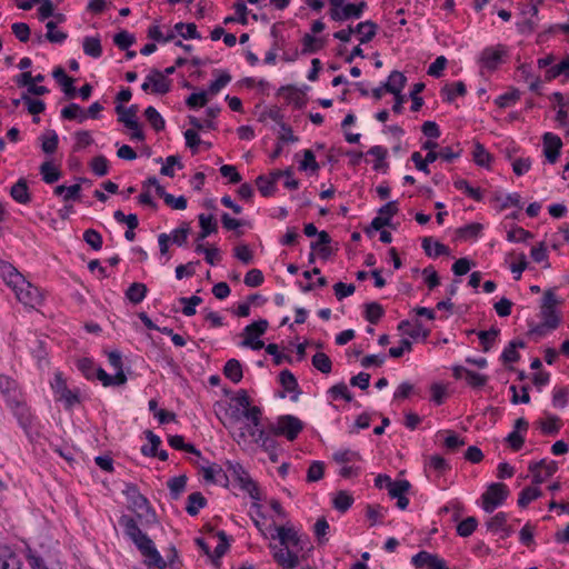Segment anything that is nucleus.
<instances>
[{
  "instance_id": "obj_1",
  "label": "nucleus",
  "mask_w": 569,
  "mask_h": 569,
  "mask_svg": "<svg viewBox=\"0 0 569 569\" xmlns=\"http://www.w3.org/2000/svg\"><path fill=\"white\" fill-rule=\"evenodd\" d=\"M119 525L123 528L126 536L146 558L148 566H154L158 569H164L167 567V561L161 557L153 541L141 531L136 518L122 515L119 519Z\"/></svg>"
},
{
  "instance_id": "obj_2",
  "label": "nucleus",
  "mask_w": 569,
  "mask_h": 569,
  "mask_svg": "<svg viewBox=\"0 0 569 569\" xmlns=\"http://www.w3.org/2000/svg\"><path fill=\"white\" fill-rule=\"evenodd\" d=\"M122 492L130 502L129 509L134 511L137 520L141 521L142 525H151L157 521L154 510L150 507L148 499L139 492L136 485L127 483Z\"/></svg>"
},
{
  "instance_id": "obj_3",
  "label": "nucleus",
  "mask_w": 569,
  "mask_h": 569,
  "mask_svg": "<svg viewBox=\"0 0 569 569\" xmlns=\"http://www.w3.org/2000/svg\"><path fill=\"white\" fill-rule=\"evenodd\" d=\"M227 470L239 482L240 488L247 491L253 500L259 501L261 499L258 485L240 463L227 461Z\"/></svg>"
},
{
  "instance_id": "obj_4",
  "label": "nucleus",
  "mask_w": 569,
  "mask_h": 569,
  "mask_svg": "<svg viewBox=\"0 0 569 569\" xmlns=\"http://www.w3.org/2000/svg\"><path fill=\"white\" fill-rule=\"evenodd\" d=\"M268 320L260 319L258 321H254L250 325H248L242 332V336L244 339L240 343L241 347L251 348L252 350H260L264 347L263 341L259 340L258 338L268 329Z\"/></svg>"
},
{
  "instance_id": "obj_5",
  "label": "nucleus",
  "mask_w": 569,
  "mask_h": 569,
  "mask_svg": "<svg viewBox=\"0 0 569 569\" xmlns=\"http://www.w3.org/2000/svg\"><path fill=\"white\" fill-rule=\"evenodd\" d=\"M277 535L272 536L273 539L278 538L281 547L293 548L292 550L302 551L306 549L309 543V538L307 536L299 535L295 528L289 527H276Z\"/></svg>"
},
{
  "instance_id": "obj_6",
  "label": "nucleus",
  "mask_w": 569,
  "mask_h": 569,
  "mask_svg": "<svg viewBox=\"0 0 569 569\" xmlns=\"http://www.w3.org/2000/svg\"><path fill=\"white\" fill-rule=\"evenodd\" d=\"M509 495V490L503 483H491L482 495V508L491 513L497 507L501 506Z\"/></svg>"
},
{
  "instance_id": "obj_7",
  "label": "nucleus",
  "mask_w": 569,
  "mask_h": 569,
  "mask_svg": "<svg viewBox=\"0 0 569 569\" xmlns=\"http://www.w3.org/2000/svg\"><path fill=\"white\" fill-rule=\"evenodd\" d=\"M171 80L163 77L160 70L153 68L146 77L144 82L141 84V89L144 92H151L154 94H166L171 90Z\"/></svg>"
},
{
  "instance_id": "obj_8",
  "label": "nucleus",
  "mask_w": 569,
  "mask_h": 569,
  "mask_svg": "<svg viewBox=\"0 0 569 569\" xmlns=\"http://www.w3.org/2000/svg\"><path fill=\"white\" fill-rule=\"evenodd\" d=\"M51 388L57 395V400L63 401L67 409H70L72 406L79 402L78 392L70 390L67 387V382L62 377L61 372H56L53 381L51 382Z\"/></svg>"
},
{
  "instance_id": "obj_9",
  "label": "nucleus",
  "mask_w": 569,
  "mask_h": 569,
  "mask_svg": "<svg viewBox=\"0 0 569 569\" xmlns=\"http://www.w3.org/2000/svg\"><path fill=\"white\" fill-rule=\"evenodd\" d=\"M367 8V2L361 0L358 3H347L340 9H330L329 16L333 21H345L349 19H359Z\"/></svg>"
},
{
  "instance_id": "obj_10",
  "label": "nucleus",
  "mask_w": 569,
  "mask_h": 569,
  "mask_svg": "<svg viewBox=\"0 0 569 569\" xmlns=\"http://www.w3.org/2000/svg\"><path fill=\"white\" fill-rule=\"evenodd\" d=\"M277 421L281 436L286 437L289 441H293L303 429V422L292 415L279 416Z\"/></svg>"
},
{
  "instance_id": "obj_11",
  "label": "nucleus",
  "mask_w": 569,
  "mask_h": 569,
  "mask_svg": "<svg viewBox=\"0 0 569 569\" xmlns=\"http://www.w3.org/2000/svg\"><path fill=\"white\" fill-rule=\"evenodd\" d=\"M12 289L16 292L17 299L24 306L34 308L42 300L39 289L26 280L24 283L17 284Z\"/></svg>"
},
{
  "instance_id": "obj_12",
  "label": "nucleus",
  "mask_w": 569,
  "mask_h": 569,
  "mask_svg": "<svg viewBox=\"0 0 569 569\" xmlns=\"http://www.w3.org/2000/svg\"><path fill=\"white\" fill-rule=\"evenodd\" d=\"M529 470L532 473L533 483L540 485L558 470V465L556 461H547L546 459H542L540 461L530 463Z\"/></svg>"
},
{
  "instance_id": "obj_13",
  "label": "nucleus",
  "mask_w": 569,
  "mask_h": 569,
  "mask_svg": "<svg viewBox=\"0 0 569 569\" xmlns=\"http://www.w3.org/2000/svg\"><path fill=\"white\" fill-rule=\"evenodd\" d=\"M7 403L11 408L13 415L17 417L19 425L23 429L29 428L32 422V416L24 400L22 399V396H19L17 398L12 397L10 398V401Z\"/></svg>"
},
{
  "instance_id": "obj_14",
  "label": "nucleus",
  "mask_w": 569,
  "mask_h": 569,
  "mask_svg": "<svg viewBox=\"0 0 569 569\" xmlns=\"http://www.w3.org/2000/svg\"><path fill=\"white\" fill-rule=\"evenodd\" d=\"M411 563L420 569L428 567V569H449L446 562L437 555L429 553L428 551H420L411 558Z\"/></svg>"
},
{
  "instance_id": "obj_15",
  "label": "nucleus",
  "mask_w": 569,
  "mask_h": 569,
  "mask_svg": "<svg viewBox=\"0 0 569 569\" xmlns=\"http://www.w3.org/2000/svg\"><path fill=\"white\" fill-rule=\"evenodd\" d=\"M273 551V558L276 562L282 568V569H296L299 565V557L298 552L296 550H291L290 548H283L280 547L277 549L276 546H270Z\"/></svg>"
},
{
  "instance_id": "obj_16",
  "label": "nucleus",
  "mask_w": 569,
  "mask_h": 569,
  "mask_svg": "<svg viewBox=\"0 0 569 569\" xmlns=\"http://www.w3.org/2000/svg\"><path fill=\"white\" fill-rule=\"evenodd\" d=\"M542 142H543V154H545L546 159L550 163H555L558 160V158L560 156V150L562 148L561 139L551 132H546L542 137Z\"/></svg>"
},
{
  "instance_id": "obj_17",
  "label": "nucleus",
  "mask_w": 569,
  "mask_h": 569,
  "mask_svg": "<svg viewBox=\"0 0 569 569\" xmlns=\"http://www.w3.org/2000/svg\"><path fill=\"white\" fill-rule=\"evenodd\" d=\"M506 47L502 44H498L497 47H489L481 52L480 60L487 69L495 70L501 62V58L506 54Z\"/></svg>"
},
{
  "instance_id": "obj_18",
  "label": "nucleus",
  "mask_w": 569,
  "mask_h": 569,
  "mask_svg": "<svg viewBox=\"0 0 569 569\" xmlns=\"http://www.w3.org/2000/svg\"><path fill=\"white\" fill-rule=\"evenodd\" d=\"M201 471L203 473V478L207 482L218 483L227 487L229 482V478L227 472L222 469L221 466L217 463H212L207 467H201Z\"/></svg>"
},
{
  "instance_id": "obj_19",
  "label": "nucleus",
  "mask_w": 569,
  "mask_h": 569,
  "mask_svg": "<svg viewBox=\"0 0 569 569\" xmlns=\"http://www.w3.org/2000/svg\"><path fill=\"white\" fill-rule=\"evenodd\" d=\"M19 555L9 546H0V569H21Z\"/></svg>"
},
{
  "instance_id": "obj_20",
  "label": "nucleus",
  "mask_w": 569,
  "mask_h": 569,
  "mask_svg": "<svg viewBox=\"0 0 569 569\" xmlns=\"http://www.w3.org/2000/svg\"><path fill=\"white\" fill-rule=\"evenodd\" d=\"M0 276L12 288L24 283L23 276L10 262L3 260H0Z\"/></svg>"
},
{
  "instance_id": "obj_21",
  "label": "nucleus",
  "mask_w": 569,
  "mask_h": 569,
  "mask_svg": "<svg viewBox=\"0 0 569 569\" xmlns=\"http://www.w3.org/2000/svg\"><path fill=\"white\" fill-rule=\"evenodd\" d=\"M116 113L118 114V121L123 123L127 128H136L137 127V112L138 106L132 104L129 108L123 107L121 103L116 106Z\"/></svg>"
},
{
  "instance_id": "obj_22",
  "label": "nucleus",
  "mask_w": 569,
  "mask_h": 569,
  "mask_svg": "<svg viewBox=\"0 0 569 569\" xmlns=\"http://www.w3.org/2000/svg\"><path fill=\"white\" fill-rule=\"evenodd\" d=\"M198 219H199V224L201 227V231L197 236L196 246L199 242L202 243V241L208 236L218 231V224L212 214L200 213Z\"/></svg>"
},
{
  "instance_id": "obj_23",
  "label": "nucleus",
  "mask_w": 569,
  "mask_h": 569,
  "mask_svg": "<svg viewBox=\"0 0 569 569\" xmlns=\"http://www.w3.org/2000/svg\"><path fill=\"white\" fill-rule=\"evenodd\" d=\"M378 24L371 20L358 23L353 28V33L360 36L359 41L361 44L370 42L377 34Z\"/></svg>"
},
{
  "instance_id": "obj_24",
  "label": "nucleus",
  "mask_w": 569,
  "mask_h": 569,
  "mask_svg": "<svg viewBox=\"0 0 569 569\" xmlns=\"http://www.w3.org/2000/svg\"><path fill=\"white\" fill-rule=\"evenodd\" d=\"M407 82V78L400 71H392L386 82H383V88L387 92L397 94L400 93L405 88Z\"/></svg>"
},
{
  "instance_id": "obj_25",
  "label": "nucleus",
  "mask_w": 569,
  "mask_h": 569,
  "mask_svg": "<svg viewBox=\"0 0 569 569\" xmlns=\"http://www.w3.org/2000/svg\"><path fill=\"white\" fill-rule=\"evenodd\" d=\"M11 197L19 203L26 204L31 200L27 181L21 178L19 179L10 190Z\"/></svg>"
},
{
  "instance_id": "obj_26",
  "label": "nucleus",
  "mask_w": 569,
  "mask_h": 569,
  "mask_svg": "<svg viewBox=\"0 0 569 569\" xmlns=\"http://www.w3.org/2000/svg\"><path fill=\"white\" fill-rule=\"evenodd\" d=\"M52 76L62 86V90L67 97L73 98L76 96L77 90L73 86V79L68 77L62 68H57Z\"/></svg>"
},
{
  "instance_id": "obj_27",
  "label": "nucleus",
  "mask_w": 569,
  "mask_h": 569,
  "mask_svg": "<svg viewBox=\"0 0 569 569\" xmlns=\"http://www.w3.org/2000/svg\"><path fill=\"white\" fill-rule=\"evenodd\" d=\"M526 343L522 340H512L509 342V345L505 348V350L501 353V360L505 363H513L517 362L520 359V355L517 351L518 348H525Z\"/></svg>"
},
{
  "instance_id": "obj_28",
  "label": "nucleus",
  "mask_w": 569,
  "mask_h": 569,
  "mask_svg": "<svg viewBox=\"0 0 569 569\" xmlns=\"http://www.w3.org/2000/svg\"><path fill=\"white\" fill-rule=\"evenodd\" d=\"M147 292H148V288L144 283L133 282L127 289L126 298L130 302L138 305L146 298Z\"/></svg>"
},
{
  "instance_id": "obj_29",
  "label": "nucleus",
  "mask_w": 569,
  "mask_h": 569,
  "mask_svg": "<svg viewBox=\"0 0 569 569\" xmlns=\"http://www.w3.org/2000/svg\"><path fill=\"white\" fill-rule=\"evenodd\" d=\"M223 373L233 383L240 382L243 377L242 367H241L240 361L237 359L228 360L224 365Z\"/></svg>"
},
{
  "instance_id": "obj_30",
  "label": "nucleus",
  "mask_w": 569,
  "mask_h": 569,
  "mask_svg": "<svg viewBox=\"0 0 569 569\" xmlns=\"http://www.w3.org/2000/svg\"><path fill=\"white\" fill-rule=\"evenodd\" d=\"M0 392L6 397L7 402H9L12 397L17 398L21 396L17 382L7 376H0Z\"/></svg>"
},
{
  "instance_id": "obj_31",
  "label": "nucleus",
  "mask_w": 569,
  "mask_h": 569,
  "mask_svg": "<svg viewBox=\"0 0 569 569\" xmlns=\"http://www.w3.org/2000/svg\"><path fill=\"white\" fill-rule=\"evenodd\" d=\"M301 54H311L318 52L325 44L322 39L316 38L310 33L302 37Z\"/></svg>"
},
{
  "instance_id": "obj_32",
  "label": "nucleus",
  "mask_w": 569,
  "mask_h": 569,
  "mask_svg": "<svg viewBox=\"0 0 569 569\" xmlns=\"http://www.w3.org/2000/svg\"><path fill=\"white\" fill-rule=\"evenodd\" d=\"M207 505V500L201 492H192L188 496V503L186 507L190 516H197L199 510Z\"/></svg>"
},
{
  "instance_id": "obj_33",
  "label": "nucleus",
  "mask_w": 569,
  "mask_h": 569,
  "mask_svg": "<svg viewBox=\"0 0 569 569\" xmlns=\"http://www.w3.org/2000/svg\"><path fill=\"white\" fill-rule=\"evenodd\" d=\"M499 335H500V329L496 328V327H491L487 331L482 330V331L477 332V336L480 340L483 352H488L491 349L496 338Z\"/></svg>"
},
{
  "instance_id": "obj_34",
  "label": "nucleus",
  "mask_w": 569,
  "mask_h": 569,
  "mask_svg": "<svg viewBox=\"0 0 569 569\" xmlns=\"http://www.w3.org/2000/svg\"><path fill=\"white\" fill-rule=\"evenodd\" d=\"M61 118L66 120H78L81 123L87 119V114L79 104L70 103L61 110Z\"/></svg>"
},
{
  "instance_id": "obj_35",
  "label": "nucleus",
  "mask_w": 569,
  "mask_h": 569,
  "mask_svg": "<svg viewBox=\"0 0 569 569\" xmlns=\"http://www.w3.org/2000/svg\"><path fill=\"white\" fill-rule=\"evenodd\" d=\"M39 170L42 180L48 184L54 183L61 178V172L50 161L43 162Z\"/></svg>"
},
{
  "instance_id": "obj_36",
  "label": "nucleus",
  "mask_w": 569,
  "mask_h": 569,
  "mask_svg": "<svg viewBox=\"0 0 569 569\" xmlns=\"http://www.w3.org/2000/svg\"><path fill=\"white\" fill-rule=\"evenodd\" d=\"M431 243H432V238L426 237L422 239V248L428 257H439V256H443V254L448 256L450 253L449 248L438 241L435 242V248H433L435 252H432Z\"/></svg>"
},
{
  "instance_id": "obj_37",
  "label": "nucleus",
  "mask_w": 569,
  "mask_h": 569,
  "mask_svg": "<svg viewBox=\"0 0 569 569\" xmlns=\"http://www.w3.org/2000/svg\"><path fill=\"white\" fill-rule=\"evenodd\" d=\"M187 480V476L184 475L173 477L168 480L167 485L170 490V496L173 500L179 499L180 495L186 490Z\"/></svg>"
},
{
  "instance_id": "obj_38",
  "label": "nucleus",
  "mask_w": 569,
  "mask_h": 569,
  "mask_svg": "<svg viewBox=\"0 0 569 569\" xmlns=\"http://www.w3.org/2000/svg\"><path fill=\"white\" fill-rule=\"evenodd\" d=\"M83 51L92 58H100L102 54V47L99 37H86L83 39Z\"/></svg>"
},
{
  "instance_id": "obj_39",
  "label": "nucleus",
  "mask_w": 569,
  "mask_h": 569,
  "mask_svg": "<svg viewBox=\"0 0 569 569\" xmlns=\"http://www.w3.org/2000/svg\"><path fill=\"white\" fill-rule=\"evenodd\" d=\"M174 31L183 39H201V34L197 30V26L192 22H178L173 27Z\"/></svg>"
},
{
  "instance_id": "obj_40",
  "label": "nucleus",
  "mask_w": 569,
  "mask_h": 569,
  "mask_svg": "<svg viewBox=\"0 0 569 569\" xmlns=\"http://www.w3.org/2000/svg\"><path fill=\"white\" fill-rule=\"evenodd\" d=\"M56 196H63L64 201L80 199L81 187L80 184H73L66 187L63 184L57 186L53 190Z\"/></svg>"
},
{
  "instance_id": "obj_41",
  "label": "nucleus",
  "mask_w": 569,
  "mask_h": 569,
  "mask_svg": "<svg viewBox=\"0 0 569 569\" xmlns=\"http://www.w3.org/2000/svg\"><path fill=\"white\" fill-rule=\"evenodd\" d=\"M560 74L569 77V56H567L560 63L551 66L549 69H547L545 78L547 81H550Z\"/></svg>"
},
{
  "instance_id": "obj_42",
  "label": "nucleus",
  "mask_w": 569,
  "mask_h": 569,
  "mask_svg": "<svg viewBox=\"0 0 569 569\" xmlns=\"http://www.w3.org/2000/svg\"><path fill=\"white\" fill-rule=\"evenodd\" d=\"M217 537L219 538L220 541L218 546L214 548V551L211 552V557H209L214 565H218L219 559L229 549V540L227 533L224 531H218Z\"/></svg>"
},
{
  "instance_id": "obj_43",
  "label": "nucleus",
  "mask_w": 569,
  "mask_h": 569,
  "mask_svg": "<svg viewBox=\"0 0 569 569\" xmlns=\"http://www.w3.org/2000/svg\"><path fill=\"white\" fill-rule=\"evenodd\" d=\"M353 503V498L347 491H338L333 498V507L339 512H346Z\"/></svg>"
},
{
  "instance_id": "obj_44",
  "label": "nucleus",
  "mask_w": 569,
  "mask_h": 569,
  "mask_svg": "<svg viewBox=\"0 0 569 569\" xmlns=\"http://www.w3.org/2000/svg\"><path fill=\"white\" fill-rule=\"evenodd\" d=\"M441 92L446 94V101H453L456 96H465L467 92L466 84L462 81L455 82L452 84H446Z\"/></svg>"
},
{
  "instance_id": "obj_45",
  "label": "nucleus",
  "mask_w": 569,
  "mask_h": 569,
  "mask_svg": "<svg viewBox=\"0 0 569 569\" xmlns=\"http://www.w3.org/2000/svg\"><path fill=\"white\" fill-rule=\"evenodd\" d=\"M541 490L537 487H526L519 495L518 506L526 508L531 501L541 496Z\"/></svg>"
},
{
  "instance_id": "obj_46",
  "label": "nucleus",
  "mask_w": 569,
  "mask_h": 569,
  "mask_svg": "<svg viewBox=\"0 0 569 569\" xmlns=\"http://www.w3.org/2000/svg\"><path fill=\"white\" fill-rule=\"evenodd\" d=\"M312 366L322 373H329L332 369V362L330 358L323 352H317L312 357Z\"/></svg>"
},
{
  "instance_id": "obj_47",
  "label": "nucleus",
  "mask_w": 569,
  "mask_h": 569,
  "mask_svg": "<svg viewBox=\"0 0 569 569\" xmlns=\"http://www.w3.org/2000/svg\"><path fill=\"white\" fill-rule=\"evenodd\" d=\"M144 117L156 131L164 129L166 122L156 108L148 107L144 110Z\"/></svg>"
},
{
  "instance_id": "obj_48",
  "label": "nucleus",
  "mask_w": 569,
  "mask_h": 569,
  "mask_svg": "<svg viewBox=\"0 0 569 569\" xmlns=\"http://www.w3.org/2000/svg\"><path fill=\"white\" fill-rule=\"evenodd\" d=\"M411 488V485L408 480H397L392 481L391 485H389L388 493L392 499H396L398 497H401L406 495Z\"/></svg>"
},
{
  "instance_id": "obj_49",
  "label": "nucleus",
  "mask_w": 569,
  "mask_h": 569,
  "mask_svg": "<svg viewBox=\"0 0 569 569\" xmlns=\"http://www.w3.org/2000/svg\"><path fill=\"white\" fill-rule=\"evenodd\" d=\"M146 438L150 442V447L143 446L141 452L147 457H156L159 445L161 443L160 438L154 435L151 430H146Z\"/></svg>"
},
{
  "instance_id": "obj_50",
  "label": "nucleus",
  "mask_w": 569,
  "mask_h": 569,
  "mask_svg": "<svg viewBox=\"0 0 569 569\" xmlns=\"http://www.w3.org/2000/svg\"><path fill=\"white\" fill-rule=\"evenodd\" d=\"M365 307H366V319L370 323H373V325L377 323L385 313L382 306L378 302H369V303H366Z\"/></svg>"
},
{
  "instance_id": "obj_51",
  "label": "nucleus",
  "mask_w": 569,
  "mask_h": 569,
  "mask_svg": "<svg viewBox=\"0 0 569 569\" xmlns=\"http://www.w3.org/2000/svg\"><path fill=\"white\" fill-rule=\"evenodd\" d=\"M325 463L322 461H312L307 470V481L316 482L323 478Z\"/></svg>"
},
{
  "instance_id": "obj_52",
  "label": "nucleus",
  "mask_w": 569,
  "mask_h": 569,
  "mask_svg": "<svg viewBox=\"0 0 569 569\" xmlns=\"http://www.w3.org/2000/svg\"><path fill=\"white\" fill-rule=\"evenodd\" d=\"M21 100L26 103L28 112L37 116L44 111L46 104L42 100L33 99L29 94L23 93Z\"/></svg>"
},
{
  "instance_id": "obj_53",
  "label": "nucleus",
  "mask_w": 569,
  "mask_h": 569,
  "mask_svg": "<svg viewBox=\"0 0 569 569\" xmlns=\"http://www.w3.org/2000/svg\"><path fill=\"white\" fill-rule=\"evenodd\" d=\"M279 381L286 391L292 392L298 390V381L293 373L287 369L282 370L279 375Z\"/></svg>"
},
{
  "instance_id": "obj_54",
  "label": "nucleus",
  "mask_w": 569,
  "mask_h": 569,
  "mask_svg": "<svg viewBox=\"0 0 569 569\" xmlns=\"http://www.w3.org/2000/svg\"><path fill=\"white\" fill-rule=\"evenodd\" d=\"M196 252L204 253V259L210 266H214L220 260V251L218 248H206L203 243L196 246Z\"/></svg>"
},
{
  "instance_id": "obj_55",
  "label": "nucleus",
  "mask_w": 569,
  "mask_h": 569,
  "mask_svg": "<svg viewBox=\"0 0 569 569\" xmlns=\"http://www.w3.org/2000/svg\"><path fill=\"white\" fill-rule=\"evenodd\" d=\"M473 160L475 162L480 166V167H488L490 161H491V156L490 153L485 149V147L477 142L475 144V149H473Z\"/></svg>"
},
{
  "instance_id": "obj_56",
  "label": "nucleus",
  "mask_w": 569,
  "mask_h": 569,
  "mask_svg": "<svg viewBox=\"0 0 569 569\" xmlns=\"http://www.w3.org/2000/svg\"><path fill=\"white\" fill-rule=\"evenodd\" d=\"M134 36L126 30L118 32L113 37V42L120 50H128L129 47H131L134 43Z\"/></svg>"
},
{
  "instance_id": "obj_57",
  "label": "nucleus",
  "mask_w": 569,
  "mask_h": 569,
  "mask_svg": "<svg viewBox=\"0 0 569 569\" xmlns=\"http://www.w3.org/2000/svg\"><path fill=\"white\" fill-rule=\"evenodd\" d=\"M41 149L44 153H53L57 150L59 138L56 131H50L49 136L43 134L41 138Z\"/></svg>"
},
{
  "instance_id": "obj_58",
  "label": "nucleus",
  "mask_w": 569,
  "mask_h": 569,
  "mask_svg": "<svg viewBox=\"0 0 569 569\" xmlns=\"http://www.w3.org/2000/svg\"><path fill=\"white\" fill-rule=\"evenodd\" d=\"M190 232V228L188 223H182L179 228L174 229L170 236L171 240L174 244L181 247L187 242L188 234Z\"/></svg>"
},
{
  "instance_id": "obj_59",
  "label": "nucleus",
  "mask_w": 569,
  "mask_h": 569,
  "mask_svg": "<svg viewBox=\"0 0 569 569\" xmlns=\"http://www.w3.org/2000/svg\"><path fill=\"white\" fill-rule=\"evenodd\" d=\"M83 240L96 251L102 248V236L94 229H87L83 233Z\"/></svg>"
},
{
  "instance_id": "obj_60",
  "label": "nucleus",
  "mask_w": 569,
  "mask_h": 569,
  "mask_svg": "<svg viewBox=\"0 0 569 569\" xmlns=\"http://www.w3.org/2000/svg\"><path fill=\"white\" fill-rule=\"evenodd\" d=\"M482 228L483 227L481 223L472 222V223L466 224L465 227L459 228L457 230V233L461 239L476 238L479 236Z\"/></svg>"
},
{
  "instance_id": "obj_61",
  "label": "nucleus",
  "mask_w": 569,
  "mask_h": 569,
  "mask_svg": "<svg viewBox=\"0 0 569 569\" xmlns=\"http://www.w3.org/2000/svg\"><path fill=\"white\" fill-rule=\"evenodd\" d=\"M558 421L559 418L557 416H549L548 420H540L538 423L542 433L555 436L559 432Z\"/></svg>"
},
{
  "instance_id": "obj_62",
  "label": "nucleus",
  "mask_w": 569,
  "mask_h": 569,
  "mask_svg": "<svg viewBox=\"0 0 569 569\" xmlns=\"http://www.w3.org/2000/svg\"><path fill=\"white\" fill-rule=\"evenodd\" d=\"M540 317L543 320L542 322L549 326V329H556L560 325V317L556 309L540 308Z\"/></svg>"
},
{
  "instance_id": "obj_63",
  "label": "nucleus",
  "mask_w": 569,
  "mask_h": 569,
  "mask_svg": "<svg viewBox=\"0 0 569 569\" xmlns=\"http://www.w3.org/2000/svg\"><path fill=\"white\" fill-rule=\"evenodd\" d=\"M478 525L475 517H468L457 526V532L461 537H469L473 533Z\"/></svg>"
},
{
  "instance_id": "obj_64",
  "label": "nucleus",
  "mask_w": 569,
  "mask_h": 569,
  "mask_svg": "<svg viewBox=\"0 0 569 569\" xmlns=\"http://www.w3.org/2000/svg\"><path fill=\"white\" fill-rule=\"evenodd\" d=\"M231 81V76L228 71H221L218 79L212 81L208 88V93L217 94L222 88H224Z\"/></svg>"
}]
</instances>
